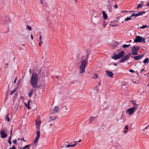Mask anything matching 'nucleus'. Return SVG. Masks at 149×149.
Here are the masks:
<instances>
[{
    "instance_id": "nucleus-22",
    "label": "nucleus",
    "mask_w": 149,
    "mask_h": 149,
    "mask_svg": "<svg viewBox=\"0 0 149 149\" xmlns=\"http://www.w3.org/2000/svg\"><path fill=\"white\" fill-rule=\"evenodd\" d=\"M125 61L126 60L124 59V57H123L119 60V61L120 63H123L125 62Z\"/></svg>"
},
{
    "instance_id": "nucleus-27",
    "label": "nucleus",
    "mask_w": 149,
    "mask_h": 149,
    "mask_svg": "<svg viewBox=\"0 0 149 149\" xmlns=\"http://www.w3.org/2000/svg\"><path fill=\"white\" fill-rule=\"evenodd\" d=\"M16 90V89H14L12 91H11L10 92V95H12V94H13L14 93V92Z\"/></svg>"
},
{
    "instance_id": "nucleus-17",
    "label": "nucleus",
    "mask_w": 149,
    "mask_h": 149,
    "mask_svg": "<svg viewBox=\"0 0 149 149\" xmlns=\"http://www.w3.org/2000/svg\"><path fill=\"white\" fill-rule=\"evenodd\" d=\"M40 131H37L36 132V137L40 138Z\"/></svg>"
},
{
    "instance_id": "nucleus-60",
    "label": "nucleus",
    "mask_w": 149,
    "mask_h": 149,
    "mask_svg": "<svg viewBox=\"0 0 149 149\" xmlns=\"http://www.w3.org/2000/svg\"><path fill=\"white\" fill-rule=\"evenodd\" d=\"M149 127V126H148L147 127H146L145 129H144L145 130H146V129L148 127Z\"/></svg>"
},
{
    "instance_id": "nucleus-32",
    "label": "nucleus",
    "mask_w": 149,
    "mask_h": 149,
    "mask_svg": "<svg viewBox=\"0 0 149 149\" xmlns=\"http://www.w3.org/2000/svg\"><path fill=\"white\" fill-rule=\"evenodd\" d=\"M131 17H130H130H127L126 18L125 20V21H128V20H131L132 19V18H131Z\"/></svg>"
},
{
    "instance_id": "nucleus-51",
    "label": "nucleus",
    "mask_w": 149,
    "mask_h": 149,
    "mask_svg": "<svg viewBox=\"0 0 149 149\" xmlns=\"http://www.w3.org/2000/svg\"><path fill=\"white\" fill-rule=\"evenodd\" d=\"M31 39L33 40V35L32 34H31Z\"/></svg>"
},
{
    "instance_id": "nucleus-23",
    "label": "nucleus",
    "mask_w": 149,
    "mask_h": 149,
    "mask_svg": "<svg viewBox=\"0 0 149 149\" xmlns=\"http://www.w3.org/2000/svg\"><path fill=\"white\" fill-rule=\"evenodd\" d=\"M139 15H138V14L137 13V14L132 13V14L130 16V17H132L134 16L135 17H137L139 16Z\"/></svg>"
},
{
    "instance_id": "nucleus-7",
    "label": "nucleus",
    "mask_w": 149,
    "mask_h": 149,
    "mask_svg": "<svg viewBox=\"0 0 149 149\" xmlns=\"http://www.w3.org/2000/svg\"><path fill=\"white\" fill-rule=\"evenodd\" d=\"M1 134V137L3 139H5L7 136V134H6L5 132L3 130H2L0 132Z\"/></svg>"
},
{
    "instance_id": "nucleus-15",
    "label": "nucleus",
    "mask_w": 149,
    "mask_h": 149,
    "mask_svg": "<svg viewBox=\"0 0 149 149\" xmlns=\"http://www.w3.org/2000/svg\"><path fill=\"white\" fill-rule=\"evenodd\" d=\"M33 89H31L29 91V92L28 94V96L29 97H30L32 95L33 93Z\"/></svg>"
},
{
    "instance_id": "nucleus-19",
    "label": "nucleus",
    "mask_w": 149,
    "mask_h": 149,
    "mask_svg": "<svg viewBox=\"0 0 149 149\" xmlns=\"http://www.w3.org/2000/svg\"><path fill=\"white\" fill-rule=\"evenodd\" d=\"M29 102L30 101H29L28 103L27 104H25V105L26 107L28 109H30V107L29 106Z\"/></svg>"
},
{
    "instance_id": "nucleus-46",
    "label": "nucleus",
    "mask_w": 149,
    "mask_h": 149,
    "mask_svg": "<svg viewBox=\"0 0 149 149\" xmlns=\"http://www.w3.org/2000/svg\"><path fill=\"white\" fill-rule=\"evenodd\" d=\"M56 118H54V119L50 120H49V122H50V121H52V120H55Z\"/></svg>"
},
{
    "instance_id": "nucleus-36",
    "label": "nucleus",
    "mask_w": 149,
    "mask_h": 149,
    "mask_svg": "<svg viewBox=\"0 0 149 149\" xmlns=\"http://www.w3.org/2000/svg\"><path fill=\"white\" fill-rule=\"evenodd\" d=\"M37 126L36 127V128H37V131H40V125H36Z\"/></svg>"
},
{
    "instance_id": "nucleus-55",
    "label": "nucleus",
    "mask_w": 149,
    "mask_h": 149,
    "mask_svg": "<svg viewBox=\"0 0 149 149\" xmlns=\"http://www.w3.org/2000/svg\"><path fill=\"white\" fill-rule=\"evenodd\" d=\"M16 80H17V78H16V79H15V81H14V83H16Z\"/></svg>"
},
{
    "instance_id": "nucleus-8",
    "label": "nucleus",
    "mask_w": 149,
    "mask_h": 149,
    "mask_svg": "<svg viewBox=\"0 0 149 149\" xmlns=\"http://www.w3.org/2000/svg\"><path fill=\"white\" fill-rule=\"evenodd\" d=\"M106 73L107 76L111 77H113V74L112 72L108 70H107L106 71Z\"/></svg>"
},
{
    "instance_id": "nucleus-40",
    "label": "nucleus",
    "mask_w": 149,
    "mask_h": 149,
    "mask_svg": "<svg viewBox=\"0 0 149 149\" xmlns=\"http://www.w3.org/2000/svg\"><path fill=\"white\" fill-rule=\"evenodd\" d=\"M16 149L15 147V146H13L12 147L10 148L9 149Z\"/></svg>"
},
{
    "instance_id": "nucleus-25",
    "label": "nucleus",
    "mask_w": 149,
    "mask_h": 149,
    "mask_svg": "<svg viewBox=\"0 0 149 149\" xmlns=\"http://www.w3.org/2000/svg\"><path fill=\"white\" fill-rule=\"evenodd\" d=\"M41 123V121L40 120L36 121V125H40Z\"/></svg>"
},
{
    "instance_id": "nucleus-48",
    "label": "nucleus",
    "mask_w": 149,
    "mask_h": 149,
    "mask_svg": "<svg viewBox=\"0 0 149 149\" xmlns=\"http://www.w3.org/2000/svg\"><path fill=\"white\" fill-rule=\"evenodd\" d=\"M39 40H40V41H41V40H42V36H40Z\"/></svg>"
},
{
    "instance_id": "nucleus-52",
    "label": "nucleus",
    "mask_w": 149,
    "mask_h": 149,
    "mask_svg": "<svg viewBox=\"0 0 149 149\" xmlns=\"http://www.w3.org/2000/svg\"><path fill=\"white\" fill-rule=\"evenodd\" d=\"M97 86H96V87L94 88V89L95 90H97Z\"/></svg>"
},
{
    "instance_id": "nucleus-14",
    "label": "nucleus",
    "mask_w": 149,
    "mask_h": 149,
    "mask_svg": "<svg viewBox=\"0 0 149 149\" xmlns=\"http://www.w3.org/2000/svg\"><path fill=\"white\" fill-rule=\"evenodd\" d=\"M102 14L104 19L106 20L107 18V14L105 13V12L104 11H103Z\"/></svg>"
},
{
    "instance_id": "nucleus-44",
    "label": "nucleus",
    "mask_w": 149,
    "mask_h": 149,
    "mask_svg": "<svg viewBox=\"0 0 149 149\" xmlns=\"http://www.w3.org/2000/svg\"><path fill=\"white\" fill-rule=\"evenodd\" d=\"M129 72H134V71L132 70H129Z\"/></svg>"
},
{
    "instance_id": "nucleus-12",
    "label": "nucleus",
    "mask_w": 149,
    "mask_h": 149,
    "mask_svg": "<svg viewBox=\"0 0 149 149\" xmlns=\"http://www.w3.org/2000/svg\"><path fill=\"white\" fill-rule=\"evenodd\" d=\"M125 53V52L124 51L122 50L120 52L118 55L119 57L120 58L123 57Z\"/></svg>"
},
{
    "instance_id": "nucleus-59",
    "label": "nucleus",
    "mask_w": 149,
    "mask_h": 149,
    "mask_svg": "<svg viewBox=\"0 0 149 149\" xmlns=\"http://www.w3.org/2000/svg\"><path fill=\"white\" fill-rule=\"evenodd\" d=\"M36 87H37V88H39L40 86H37Z\"/></svg>"
},
{
    "instance_id": "nucleus-28",
    "label": "nucleus",
    "mask_w": 149,
    "mask_h": 149,
    "mask_svg": "<svg viewBox=\"0 0 149 149\" xmlns=\"http://www.w3.org/2000/svg\"><path fill=\"white\" fill-rule=\"evenodd\" d=\"M143 5L142 4H139L138 5L137 9H138L139 8L142 7Z\"/></svg>"
},
{
    "instance_id": "nucleus-11",
    "label": "nucleus",
    "mask_w": 149,
    "mask_h": 149,
    "mask_svg": "<svg viewBox=\"0 0 149 149\" xmlns=\"http://www.w3.org/2000/svg\"><path fill=\"white\" fill-rule=\"evenodd\" d=\"M131 102L132 103L133 105L135 107H137L139 104L136 103V101L135 100H131Z\"/></svg>"
},
{
    "instance_id": "nucleus-47",
    "label": "nucleus",
    "mask_w": 149,
    "mask_h": 149,
    "mask_svg": "<svg viewBox=\"0 0 149 149\" xmlns=\"http://www.w3.org/2000/svg\"><path fill=\"white\" fill-rule=\"evenodd\" d=\"M8 142L10 144H11V140H8Z\"/></svg>"
},
{
    "instance_id": "nucleus-10",
    "label": "nucleus",
    "mask_w": 149,
    "mask_h": 149,
    "mask_svg": "<svg viewBox=\"0 0 149 149\" xmlns=\"http://www.w3.org/2000/svg\"><path fill=\"white\" fill-rule=\"evenodd\" d=\"M131 55V54L130 53H129L127 55L123 57L124 58V59L126 60V61L130 57Z\"/></svg>"
},
{
    "instance_id": "nucleus-30",
    "label": "nucleus",
    "mask_w": 149,
    "mask_h": 149,
    "mask_svg": "<svg viewBox=\"0 0 149 149\" xmlns=\"http://www.w3.org/2000/svg\"><path fill=\"white\" fill-rule=\"evenodd\" d=\"M147 27V26L146 25H143L142 26L140 27L141 29H144Z\"/></svg>"
},
{
    "instance_id": "nucleus-62",
    "label": "nucleus",
    "mask_w": 149,
    "mask_h": 149,
    "mask_svg": "<svg viewBox=\"0 0 149 149\" xmlns=\"http://www.w3.org/2000/svg\"><path fill=\"white\" fill-rule=\"evenodd\" d=\"M12 129H11V131H10V133H11V134H11H11H12Z\"/></svg>"
},
{
    "instance_id": "nucleus-26",
    "label": "nucleus",
    "mask_w": 149,
    "mask_h": 149,
    "mask_svg": "<svg viewBox=\"0 0 149 149\" xmlns=\"http://www.w3.org/2000/svg\"><path fill=\"white\" fill-rule=\"evenodd\" d=\"M149 59L148 58H146L143 61V63L146 64L147 63H148L149 62Z\"/></svg>"
},
{
    "instance_id": "nucleus-21",
    "label": "nucleus",
    "mask_w": 149,
    "mask_h": 149,
    "mask_svg": "<svg viewBox=\"0 0 149 149\" xmlns=\"http://www.w3.org/2000/svg\"><path fill=\"white\" fill-rule=\"evenodd\" d=\"M145 13V11H139L137 13L139 15V16L142 15L143 14Z\"/></svg>"
},
{
    "instance_id": "nucleus-42",
    "label": "nucleus",
    "mask_w": 149,
    "mask_h": 149,
    "mask_svg": "<svg viewBox=\"0 0 149 149\" xmlns=\"http://www.w3.org/2000/svg\"><path fill=\"white\" fill-rule=\"evenodd\" d=\"M128 128H129V127L128 126V125H126L125 126V129L126 130H128Z\"/></svg>"
},
{
    "instance_id": "nucleus-9",
    "label": "nucleus",
    "mask_w": 149,
    "mask_h": 149,
    "mask_svg": "<svg viewBox=\"0 0 149 149\" xmlns=\"http://www.w3.org/2000/svg\"><path fill=\"white\" fill-rule=\"evenodd\" d=\"M144 56V54L140 55L138 56H135L134 57V59L136 60H138L142 58Z\"/></svg>"
},
{
    "instance_id": "nucleus-56",
    "label": "nucleus",
    "mask_w": 149,
    "mask_h": 149,
    "mask_svg": "<svg viewBox=\"0 0 149 149\" xmlns=\"http://www.w3.org/2000/svg\"><path fill=\"white\" fill-rule=\"evenodd\" d=\"M56 78H57L58 79H59V76H56Z\"/></svg>"
},
{
    "instance_id": "nucleus-16",
    "label": "nucleus",
    "mask_w": 149,
    "mask_h": 149,
    "mask_svg": "<svg viewBox=\"0 0 149 149\" xmlns=\"http://www.w3.org/2000/svg\"><path fill=\"white\" fill-rule=\"evenodd\" d=\"M95 119V117L91 116L89 119V122L90 123L93 121L94 119Z\"/></svg>"
},
{
    "instance_id": "nucleus-54",
    "label": "nucleus",
    "mask_w": 149,
    "mask_h": 149,
    "mask_svg": "<svg viewBox=\"0 0 149 149\" xmlns=\"http://www.w3.org/2000/svg\"><path fill=\"white\" fill-rule=\"evenodd\" d=\"M22 140L24 142H26V141H25L24 139V138H22Z\"/></svg>"
},
{
    "instance_id": "nucleus-34",
    "label": "nucleus",
    "mask_w": 149,
    "mask_h": 149,
    "mask_svg": "<svg viewBox=\"0 0 149 149\" xmlns=\"http://www.w3.org/2000/svg\"><path fill=\"white\" fill-rule=\"evenodd\" d=\"M27 28L29 30L31 31V28L29 25H27Z\"/></svg>"
},
{
    "instance_id": "nucleus-50",
    "label": "nucleus",
    "mask_w": 149,
    "mask_h": 149,
    "mask_svg": "<svg viewBox=\"0 0 149 149\" xmlns=\"http://www.w3.org/2000/svg\"><path fill=\"white\" fill-rule=\"evenodd\" d=\"M146 6H149V2H147V4Z\"/></svg>"
},
{
    "instance_id": "nucleus-35",
    "label": "nucleus",
    "mask_w": 149,
    "mask_h": 149,
    "mask_svg": "<svg viewBox=\"0 0 149 149\" xmlns=\"http://www.w3.org/2000/svg\"><path fill=\"white\" fill-rule=\"evenodd\" d=\"M98 77V75L97 74H95L94 76L93 77V78L94 79H96Z\"/></svg>"
},
{
    "instance_id": "nucleus-33",
    "label": "nucleus",
    "mask_w": 149,
    "mask_h": 149,
    "mask_svg": "<svg viewBox=\"0 0 149 149\" xmlns=\"http://www.w3.org/2000/svg\"><path fill=\"white\" fill-rule=\"evenodd\" d=\"M30 144L28 145H26L25 146H24L23 148H22V149H25L26 148H29L30 147Z\"/></svg>"
},
{
    "instance_id": "nucleus-31",
    "label": "nucleus",
    "mask_w": 149,
    "mask_h": 149,
    "mask_svg": "<svg viewBox=\"0 0 149 149\" xmlns=\"http://www.w3.org/2000/svg\"><path fill=\"white\" fill-rule=\"evenodd\" d=\"M5 119H7V121L8 122H9V116H8V114H6V116L5 117Z\"/></svg>"
},
{
    "instance_id": "nucleus-58",
    "label": "nucleus",
    "mask_w": 149,
    "mask_h": 149,
    "mask_svg": "<svg viewBox=\"0 0 149 149\" xmlns=\"http://www.w3.org/2000/svg\"><path fill=\"white\" fill-rule=\"evenodd\" d=\"M114 65L115 66H117V64L116 63H114Z\"/></svg>"
},
{
    "instance_id": "nucleus-61",
    "label": "nucleus",
    "mask_w": 149,
    "mask_h": 149,
    "mask_svg": "<svg viewBox=\"0 0 149 149\" xmlns=\"http://www.w3.org/2000/svg\"><path fill=\"white\" fill-rule=\"evenodd\" d=\"M29 71V73H30H30H31V69H30Z\"/></svg>"
},
{
    "instance_id": "nucleus-1",
    "label": "nucleus",
    "mask_w": 149,
    "mask_h": 149,
    "mask_svg": "<svg viewBox=\"0 0 149 149\" xmlns=\"http://www.w3.org/2000/svg\"><path fill=\"white\" fill-rule=\"evenodd\" d=\"M38 77L37 74L33 73L31 75V84L33 88L36 87L38 84Z\"/></svg>"
},
{
    "instance_id": "nucleus-3",
    "label": "nucleus",
    "mask_w": 149,
    "mask_h": 149,
    "mask_svg": "<svg viewBox=\"0 0 149 149\" xmlns=\"http://www.w3.org/2000/svg\"><path fill=\"white\" fill-rule=\"evenodd\" d=\"M145 38H142V37H140L139 36H136V38L134 39V42L136 43L138 42H143L144 43H145Z\"/></svg>"
},
{
    "instance_id": "nucleus-39",
    "label": "nucleus",
    "mask_w": 149,
    "mask_h": 149,
    "mask_svg": "<svg viewBox=\"0 0 149 149\" xmlns=\"http://www.w3.org/2000/svg\"><path fill=\"white\" fill-rule=\"evenodd\" d=\"M43 43V42H42V41H40V42L39 43V45L40 46H41V44H42Z\"/></svg>"
},
{
    "instance_id": "nucleus-2",
    "label": "nucleus",
    "mask_w": 149,
    "mask_h": 149,
    "mask_svg": "<svg viewBox=\"0 0 149 149\" xmlns=\"http://www.w3.org/2000/svg\"><path fill=\"white\" fill-rule=\"evenodd\" d=\"M88 58V56L85 59V60L82 61L81 62V64L79 66V73L81 74L84 72L85 71V68L86 66L87 62L86 61L87 60Z\"/></svg>"
},
{
    "instance_id": "nucleus-43",
    "label": "nucleus",
    "mask_w": 149,
    "mask_h": 149,
    "mask_svg": "<svg viewBox=\"0 0 149 149\" xmlns=\"http://www.w3.org/2000/svg\"><path fill=\"white\" fill-rule=\"evenodd\" d=\"M66 145L65 144H63L61 148H66Z\"/></svg>"
},
{
    "instance_id": "nucleus-63",
    "label": "nucleus",
    "mask_w": 149,
    "mask_h": 149,
    "mask_svg": "<svg viewBox=\"0 0 149 149\" xmlns=\"http://www.w3.org/2000/svg\"><path fill=\"white\" fill-rule=\"evenodd\" d=\"M40 1H41V4H42V0H40Z\"/></svg>"
},
{
    "instance_id": "nucleus-57",
    "label": "nucleus",
    "mask_w": 149,
    "mask_h": 149,
    "mask_svg": "<svg viewBox=\"0 0 149 149\" xmlns=\"http://www.w3.org/2000/svg\"><path fill=\"white\" fill-rule=\"evenodd\" d=\"M81 139H80L78 141H76V142H81Z\"/></svg>"
},
{
    "instance_id": "nucleus-37",
    "label": "nucleus",
    "mask_w": 149,
    "mask_h": 149,
    "mask_svg": "<svg viewBox=\"0 0 149 149\" xmlns=\"http://www.w3.org/2000/svg\"><path fill=\"white\" fill-rule=\"evenodd\" d=\"M13 143L15 144H17V141L16 139H15L13 140Z\"/></svg>"
},
{
    "instance_id": "nucleus-41",
    "label": "nucleus",
    "mask_w": 149,
    "mask_h": 149,
    "mask_svg": "<svg viewBox=\"0 0 149 149\" xmlns=\"http://www.w3.org/2000/svg\"><path fill=\"white\" fill-rule=\"evenodd\" d=\"M114 7L115 9H116L118 8V6L117 4H116L114 6Z\"/></svg>"
},
{
    "instance_id": "nucleus-4",
    "label": "nucleus",
    "mask_w": 149,
    "mask_h": 149,
    "mask_svg": "<svg viewBox=\"0 0 149 149\" xmlns=\"http://www.w3.org/2000/svg\"><path fill=\"white\" fill-rule=\"evenodd\" d=\"M139 49V47L133 46L132 49V53L133 55H136L138 54V51Z\"/></svg>"
},
{
    "instance_id": "nucleus-29",
    "label": "nucleus",
    "mask_w": 149,
    "mask_h": 149,
    "mask_svg": "<svg viewBox=\"0 0 149 149\" xmlns=\"http://www.w3.org/2000/svg\"><path fill=\"white\" fill-rule=\"evenodd\" d=\"M130 45V44L129 45H126L125 44L124 45H123V48H127L129 47Z\"/></svg>"
},
{
    "instance_id": "nucleus-45",
    "label": "nucleus",
    "mask_w": 149,
    "mask_h": 149,
    "mask_svg": "<svg viewBox=\"0 0 149 149\" xmlns=\"http://www.w3.org/2000/svg\"><path fill=\"white\" fill-rule=\"evenodd\" d=\"M11 135L10 134V137H9V138H8V140H11Z\"/></svg>"
},
{
    "instance_id": "nucleus-18",
    "label": "nucleus",
    "mask_w": 149,
    "mask_h": 149,
    "mask_svg": "<svg viewBox=\"0 0 149 149\" xmlns=\"http://www.w3.org/2000/svg\"><path fill=\"white\" fill-rule=\"evenodd\" d=\"M45 73H42V75H40V78H41V79L42 80H43L45 79Z\"/></svg>"
},
{
    "instance_id": "nucleus-53",
    "label": "nucleus",
    "mask_w": 149,
    "mask_h": 149,
    "mask_svg": "<svg viewBox=\"0 0 149 149\" xmlns=\"http://www.w3.org/2000/svg\"><path fill=\"white\" fill-rule=\"evenodd\" d=\"M54 125V124H50V125H49V126L51 127V126H53Z\"/></svg>"
},
{
    "instance_id": "nucleus-20",
    "label": "nucleus",
    "mask_w": 149,
    "mask_h": 149,
    "mask_svg": "<svg viewBox=\"0 0 149 149\" xmlns=\"http://www.w3.org/2000/svg\"><path fill=\"white\" fill-rule=\"evenodd\" d=\"M39 139V138L36 137L34 140V141H33V144H35V143H36L38 141Z\"/></svg>"
},
{
    "instance_id": "nucleus-13",
    "label": "nucleus",
    "mask_w": 149,
    "mask_h": 149,
    "mask_svg": "<svg viewBox=\"0 0 149 149\" xmlns=\"http://www.w3.org/2000/svg\"><path fill=\"white\" fill-rule=\"evenodd\" d=\"M112 58L115 60H117L120 58L118 55H115L112 56Z\"/></svg>"
},
{
    "instance_id": "nucleus-64",
    "label": "nucleus",
    "mask_w": 149,
    "mask_h": 149,
    "mask_svg": "<svg viewBox=\"0 0 149 149\" xmlns=\"http://www.w3.org/2000/svg\"><path fill=\"white\" fill-rule=\"evenodd\" d=\"M127 12V11L125 10V11H122V12Z\"/></svg>"
},
{
    "instance_id": "nucleus-6",
    "label": "nucleus",
    "mask_w": 149,
    "mask_h": 149,
    "mask_svg": "<svg viewBox=\"0 0 149 149\" xmlns=\"http://www.w3.org/2000/svg\"><path fill=\"white\" fill-rule=\"evenodd\" d=\"M60 109L57 106H55L54 108L52 110L51 113L54 114L57 112Z\"/></svg>"
},
{
    "instance_id": "nucleus-24",
    "label": "nucleus",
    "mask_w": 149,
    "mask_h": 149,
    "mask_svg": "<svg viewBox=\"0 0 149 149\" xmlns=\"http://www.w3.org/2000/svg\"><path fill=\"white\" fill-rule=\"evenodd\" d=\"M76 144H77V143H75L74 144H73V145H66V148H67L68 147H74Z\"/></svg>"
},
{
    "instance_id": "nucleus-5",
    "label": "nucleus",
    "mask_w": 149,
    "mask_h": 149,
    "mask_svg": "<svg viewBox=\"0 0 149 149\" xmlns=\"http://www.w3.org/2000/svg\"><path fill=\"white\" fill-rule=\"evenodd\" d=\"M136 107H133L130 108L128 109L127 110V112L130 115L132 114V113H134V112L135 109L136 108Z\"/></svg>"
},
{
    "instance_id": "nucleus-38",
    "label": "nucleus",
    "mask_w": 149,
    "mask_h": 149,
    "mask_svg": "<svg viewBox=\"0 0 149 149\" xmlns=\"http://www.w3.org/2000/svg\"><path fill=\"white\" fill-rule=\"evenodd\" d=\"M143 72H145V70L144 69H143L141 70L140 73H141Z\"/></svg>"
},
{
    "instance_id": "nucleus-49",
    "label": "nucleus",
    "mask_w": 149,
    "mask_h": 149,
    "mask_svg": "<svg viewBox=\"0 0 149 149\" xmlns=\"http://www.w3.org/2000/svg\"><path fill=\"white\" fill-rule=\"evenodd\" d=\"M127 132V131L126 130L124 131L123 132V133L124 134H126Z\"/></svg>"
}]
</instances>
